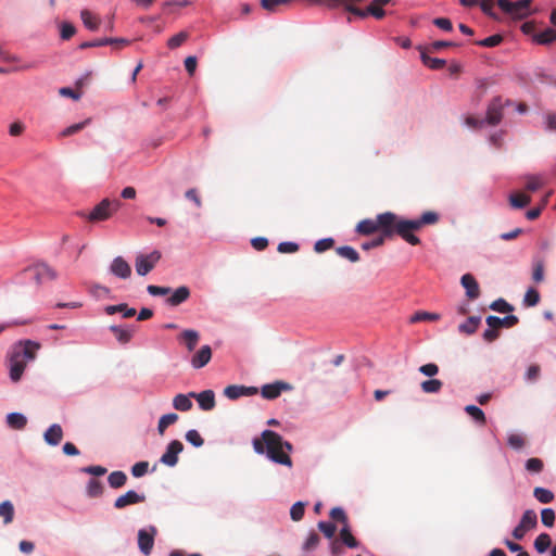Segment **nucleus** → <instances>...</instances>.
Returning a JSON list of instances; mask_svg holds the SVG:
<instances>
[{
    "label": "nucleus",
    "instance_id": "f257e3e1",
    "mask_svg": "<svg viewBox=\"0 0 556 556\" xmlns=\"http://www.w3.org/2000/svg\"><path fill=\"white\" fill-rule=\"evenodd\" d=\"M439 222V214L432 211L422 213L419 218L405 219L392 212L378 214L376 219H363L356 226V231L369 236L380 231L384 237L392 238L400 236L410 245H418L420 239L414 233L428 225H435Z\"/></svg>",
    "mask_w": 556,
    "mask_h": 556
},
{
    "label": "nucleus",
    "instance_id": "f03ea898",
    "mask_svg": "<svg viewBox=\"0 0 556 556\" xmlns=\"http://www.w3.org/2000/svg\"><path fill=\"white\" fill-rule=\"evenodd\" d=\"M253 448L257 454L266 453L276 464L292 467V459L288 454L293 450L292 444L273 430H264L261 439H253Z\"/></svg>",
    "mask_w": 556,
    "mask_h": 556
},
{
    "label": "nucleus",
    "instance_id": "7ed1b4c3",
    "mask_svg": "<svg viewBox=\"0 0 556 556\" xmlns=\"http://www.w3.org/2000/svg\"><path fill=\"white\" fill-rule=\"evenodd\" d=\"M39 349L40 344L31 340L21 341L13 348L9 357L10 379L13 382L21 380L27 363L36 358Z\"/></svg>",
    "mask_w": 556,
    "mask_h": 556
},
{
    "label": "nucleus",
    "instance_id": "20e7f679",
    "mask_svg": "<svg viewBox=\"0 0 556 556\" xmlns=\"http://www.w3.org/2000/svg\"><path fill=\"white\" fill-rule=\"evenodd\" d=\"M121 206L122 202L117 199H103L90 211L86 218L91 223L108 220Z\"/></svg>",
    "mask_w": 556,
    "mask_h": 556
},
{
    "label": "nucleus",
    "instance_id": "39448f33",
    "mask_svg": "<svg viewBox=\"0 0 556 556\" xmlns=\"http://www.w3.org/2000/svg\"><path fill=\"white\" fill-rule=\"evenodd\" d=\"M532 0H497L500 9L515 20H523L531 15Z\"/></svg>",
    "mask_w": 556,
    "mask_h": 556
},
{
    "label": "nucleus",
    "instance_id": "423d86ee",
    "mask_svg": "<svg viewBox=\"0 0 556 556\" xmlns=\"http://www.w3.org/2000/svg\"><path fill=\"white\" fill-rule=\"evenodd\" d=\"M161 252L153 251L149 254H139L136 257L135 266L139 276L148 275L161 260Z\"/></svg>",
    "mask_w": 556,
    "mask_h": 556
},
{
    "label": "nucleus",
    "instance_id": "0eeeda50",
    "mask_svg": "<svg viewBox=\"0 0 556 556\" xmlns=\"http://www.w3.org/2000/svg\"><path fill=\"white\" fill-rule=\"evenodd\" d=\"M156 534L157 529L154 526L138 531V547L143 555L149 556L151 554Z\"/></svg>",
    "mask_w": 556,
    "mask_h": 556
},
{
    "label": "nucleus",
    "instance_id": "6e6552de",
    "mask_svg": "<svg viewBox=\"0 0 556 556\" xmlns=\"http://www.w3.org/2000/svg\"><path fill=\"white\" fill-rule=\"evenodd\" d=\"M25 273H31L35 282L40 286L48 280H54L56 278V271L46 263H38L27 267Z\"/></svg>",
    "mask_w": 556,
    "mask_h": 556
},
{
    "label": "nucleus",
    "instance_id": "1a4fd4ad",
    "mask_svg": "<svg viewBox=\"0 0 556 556\" xmlns=\"http://www.w3.org/2000/svg\"><path fill=\"white\" fill-rule=\"evenodd\" d=\"M504 102L501 97L493 98L486 109L485 123L491 126H496L503 118Z\"/></svg>",
    "mask_w": 556,
    "mask_h": 556
},
{
    "label": "nucleus",
    "instance_id": "9d476101",
    "mask_svg": "<svg viewBox=\"0 0 556 556\" xmlns=\"http://www.w3.org/2000/svg\"><path fill=\"white\" fill-rule=\"evenodd\" d=\"M184 444L178 441H172L167 447L165 453L161 456L160 462L168 467H174L178 463V455L182 452Z\"/></svg>",
    "mask_w": 556,
    "mask_h": 556
},
{
    "label": "nucleus",
    "instance_id": "9b49d317",
    "mask_svg": "<svg viewBox=\"0 0 556 556\" xmlns=\"http://www.w3.org/2000/svg\"><path fill=\"white\" fill-rule=\"evenodd\" d=\"M146 502V495L143 493H138L134 490L127 491L125 494L119 495L115 502L114 507L116 509H123L129 505L140 504Z\"/></svg>",
    "mask_w": 556,
    "mask_h": 556
},
{
    "label": "nucleus",
    "instance_id": "f8f14e48",
    "mask_svg": "<svg viewBox=\"0 0 556 556\" xmlns=\"http://www.w3.org/2000/svg\"><path fill=\"white\" fill-rule=\"evenodd\" d=\"M258 392L255 387L231 384L224 389V395L229 400H237L241 396H251Z\"/></svg>",
    "mask_w": 556,
    "mask_h": 556
},
{
    "label": "nucleus",
    "instance_id": "ddd939ff",
    "mask_svg": "<svg viewBox=\"0 0 556 556\" xmlns=\"http://www.w3.org/2000/svg\"><path fill=\"white\" fill-rule=\"evenodd\" d=\"M110 271L121 279H127L131 276V267L122 256H116L112 261Z\"/></svg>",
    "mask_w": 556,
    "mask_h": 556
},
{
    "label": "nucleus",
    "instance_id": "4468645a",
    "mask_svg": "<svg viewBox=\"0 0 556 556\" xmlns=\"http://www.w3.org/2000/svg\"><path fill=\"white\" fill-rule=\"evenodd\" d=\"M212 358V349L210 345H202L199 351H197L191 359V366L195 369H200L207 365Z\"/></svg>",
    "mask_w": 556,
    "mask_h": 556
},
{
    "label": "nucleus",
    "instance_id": "2eb2a0df",
    "mask_svg": "<svg viewBox=\"0 0 556 556\" xmlns=\"http://www.w3.org/2000/svg\"><path fill=\"white\" fill-rule=\"evenodd\" d=\"M189 395L198 401L200 408L203 410H212L215 407V394L212 390L200 393L191 392Z\"/></svg>",
    "mask_w": 556,
    "mask_h": 556
},
{
    "label": "nucleus",
    "instance_id": "dca6fc26",
    "mask_svg": "<svg viewBox=\"0 0 556 556\" xmlns=\"http://www.w3.org/2000/svg\"><path fill=\"white\" fill-rule=\"evenodd\" d=\"M485 321L490 328H497V329H500L502 327L511 328L519 323V318L516 315H508L504 318H500L497 316L490 315L486 317Z\"/></svg>",
    "mask_w": 556,
    "mask_h": 556
},
{
    "label": "nucleus",
    "instance_id": "f3484780",
    "mask_svg": "<svg viewBox=\"0 0 556 556\" xmlns=\"http://www.w3.org/2000/svg\"><path fill=\"white\" fill-rule=\"evenodd\" d=\"M462 286L466 290V295L470 300H476L480 295V288L476 278L471 274H465L460 279Z\"/></svg>",
    "mask_w": 556,
    "mask_h": 556
},
{
    "label": "nucleus",
    "instance_id": "a211bd4d",
    "mask_svg": "<svg viewBox=\"0 0 556 556\" xmlns=\"http://www.w3.org/2000/svg\"><path fill=\"white\" fill-rule=\"evenodd\" d=\"M43 439L49 445H59L63 439L62 427L59 424L51 425L43 433Z\"/></svg>",
    "mask_w": 556,
    "mask_h": 556
},
{
    "label": "nucleus",
    "instance_id": "6ab92c4d",
    "mask_svg": "<svg viewBox=\"0 0 556 556\" xmlns=\"http://www.w3.org/2000/svg\"><path fill=\"white\" fill-rule=\"evenodd\" d=\"M289 389V386L283 382H275L265 384L262 387L261 393L264 399L274 400L277 399L282 390Z\"/></svg>",
    "mask_w": 556,
    "mask_h": 556
},
{
    "label": "nucleus",
    "instance_id": "aec40b11",
    "mask_svg": "<svg viewBox=\"0 0 556 556\" xmlns=\"http://www.w3.org/2000/svg\"><path fill=\"white\" fill-rule=\"evenodd\" d=\"M190 298V289L186 286L177 288L172 295L166 300L170 306H178Z\"/></svg>",
    "mask_w": 556,
    "mask_h": 556
},
{
    "label": "nucleus",
    "instance_id": "412c9836",
    "mask_svg": "<svg viewBox=\"0 0 556 556\" xmlns=\"http://www.w3.org/2000/svg\"><path fill=\"white\" fill-rule=\"evenodd\" d=\"M178 339L186 344L188 352H192L199 342L200 334L197 330L187 329L179 334Z\"/></svg>",
    "mask_w": 556,
    "mask_h": 556
},
{
    "label": "nucleus",
    "instance_id": "4be33fe9",
    "mask_svg": "<svg viewBox=\"0 0 556 556\" xmlns=\"http://www.w3.org/2000/svg\"><path fill=\"white\" fill-rule=\"evenodd\" d=\"M104 312L108 315H113L115 313H122L124 318H130L136 315V309L129 307L126 303H121L117 305H108L104 308Z\"/></svg>",
    "mask_w": 556,
    "mask_h": 556
},
{
    "label": "nucleus",
    "instance_id": "5701e85b",
    "mask_svg": "<svg viewBox=\"0 0 556 556\" xmlns=\"http://www.w3.org/2000/svg\"><path fill=\"white\" fill-rule=\"evenodd\" d=\"M7 424L11 429L22 430L27 425V418L21 413H10L7 415Z\"/></svg>",
    "mask_w": 556,
    "mask_h": 556
},
{
    "label": "nucleus",
    "instance_id": "b1692460",
    "mask_svg": "<svg viewBox=\"0 0 556 556\" xmlns=\"http://www.w3.org/2000/svg\"><path fill=\"white\" fill-rule=\"evenodd\" d=\"M110 330L114 333L116 340L122 344H127L131 340L134 333V330L122 328L119 326H111Z\"/></svg>",
    "mask_w": 556,
    "mask_h": 556
},
{
    "label": "nucleus",
    "instance_id": "393cba45",
    "mask_svg": "<svg viewBox=\"0 0 556 556\" xmlns=\"http://www.w3.org/2000/svg\"><path fill=\"white\" fill-rule=\"evenodd\" d=\"M80 17L84 23V25L94 31L99 28L100 21L99 18L89 10L85 9L80 12Z\"/></svg>",
    "mask_w": 556,
    "mask_h": 556
},
{
    "label": "nucleus",
    "instance_id": "a878e982",
    "mask_svg": "<svg viewBox=\"0 0 556 556\" xmlns=\"http://www.w3.org/2000/svg\"><path fill=\"white\" fill-rule=\"evenodd\" d=\"M481 318L479 316H470L464 324L458 326V330L462 333L472 334L477 331Z\"/></svg>",
    "mask_w": 556,
    "mask_h": 556
},
{
    "label": "nucleus",
    "instance_id": "bb28decb",
    "mask_svg": "<svg viewBox=\"0 0 556 556\" xmlns=\"http://www.w3.org/2000/svg\"><path fill=\"white\" fill-rule=\"evenodd\" d=\"M533 40L539 45H549L556 41V30L553 28H546L542 33L534 34Z\"/></svg>",
    "mask_w": 556,
    "mask_h": 556
},
{
    "label": "nucleus",
    "instance_id": "cd10ccee",
    "mask_svg": "<svg viewBox=\"0 0 556 556\" xmlns=\"http://www.w3.org/2000/svg\"><path fill=\"white\" fill-rule=\"evenodd\" d=\"M108 482L112 489H119L127 482V476L124 471L116 470L109 475Z\"/></svg>",
    "mask_w": 556,
    "mask_h": 556
},
{
    "label": "nucleus",
    "instance_id": "c85d7f7f",
    "mask_svg": "<svg viewBox=\"0 0 556 556\" xmlns=\"http://www.w3.org/2000/svg\"><path fill=\"white\" fill-rule=\"evenodd\" d=\"M519 525L527 531L536 527L538 516L534 510L528 509L523 513Z\"/></svg>",
    "mask_w": 556,
    "mask_h": 556
},
{
    "label": "nucleus",
    "instance_id": "c756f323",
    "mask_svg": "<svg viewBox=\"0 0 556 556\" xmlns=\"http://www.w3.org/2000/svg\"><path fill=\"white\" fill-rule=\"evenodd\" d=\"M173 406L175 407V409L180 410V412L190 410L192 408V402L190 400V395L177 394L173 399Z\"/></svg>",
    "mask_w": 556,
    "mask_h": 556
},
{
    "label": "nucleus",
    "instance_id": "7c9ffc66",
    "mask_svg": "<svg viewBox=\"0 0 556 556\" xmlns=\"http://www.w3.org/2000/svg\"><path fill=\"white\" fill-rule=\"evenodd\" d=\"M0 517L3 518L4 525H9L14 518V506L10 501H4L0 504Z\"/></svg>",
    "mask_w": 556,
    "mask_h": 556
},
{
    "label": "nucleus",
    "instance_id": "2f4dec72",
    "mask_svg": "<svg viewBox=\"0 0 556 556\" xmlns=\"http://www.w3.org/2000/svg\"><path fill=\"white\" fill-rule=\"evenodd\" d=\"M531 202V197L523 193H511L509 195V203L515 208H523Z\"/></svg>",
    "mask_w": 556,
    "mask_h": 556
},
{
    "label": "nucleus",
    "instance_id": "473e14b6",
    "mask_svg": "<svg viewBox=\"0 0 556 556\" xmlns=\"http://www.w3.org/2000/svg\"><path fill=\"white\" fill-rule=\"evenodd\" d=\"M440 319V315L437 313H429L419 311L410 316L409 321L412 324L420 323V321H437Z\"/></svg>",
    "mask_w": 556,
    "mask_h": 556
},
{
    "label": "nucleus",
    "instance_id": "72a5a7b5",
    "mask_svg": "<svg viewBox=\"0 0 556 556\" xmlns=\"http://www.w3.org/2000/svg\"><path fill=\"white\" fill-rule=\"evenodd\" d=\"M545 184L544 178L541 175H528L526 176V189L534 192L543 187Z\"/></svg>",
    "mask_w": 556,
    "mask_h": 556
},
{
    "label": "nucleus",
    "instance_id": "f704fd0d",
    "mask_svg": "<svg viewBox=\"0 0 556 556\" xmlns=\"http://www.w3.org/2000/svg\"><path fill=\"white\" fill-rule=\"evenodd\" d=\"M336 252L338 253V255H340L341 257L348 258L352 263H356L359 261L358 252L352 247H349V245L339 247V248H337Z\"/></svg>",
    "mask_w": 556,
    "mask_h": 556
},
{
    "label": "nucleus",
    "instance_id": "c9c22d12",
    "mask_svg": "<svg viewBox=\"0 0 556 556\" xmlns=\"http://www.w3.org/2000/svg\"><path fill=\"white\" fill-rule=\"evenodd\" d=\"M178 420V415L175 413L163 415L157 424V431L163 434L167 427L175 424Z\"/></svg>",
    "mask_w": 556,
    "mask_h": 556
},
{
    "label": "nucleus",
    "instance_id": "e433bc0d",
    "mask_svg": "<svg viewBox=\"0 0 556 556\" xmlns=\"http://www.w3.org/2000/svg\"><path fill=\"white\" fill-rule=\"evenodd\" d=\"M552 544V539L547 533H541L536 536L534 540V547L538 551V553L542 554L547 551V548Z\"/></svg>",
    "mask_w": 556,
    "mask_h": 556
},
{
    "label": "nucleus",
    "instance_id": "4c0bfd02",
    "mask_svg": "<svg viewBox=\"0 0 556 556\" xmlns=\"http://www.w3.org/2000/svg\"><path fill=\"white\" fill-rule=\"evenodd\" d=\"M340 539L346 546L351 548H355L358 545V542L351 533L349 525L343 526V528L341 529Z\"/></svg>",
    "mask_w": 556,
    "mask_h": 556
},
{
    "label": "nucleus",
    "instance_id": "58836bf2",
    "mask_svg": "<svg viewBox=\"0 0 556 556\" xmlns=\"http://www.w3.org/2000/svg\"><path fill=\"white\" fill-rule=\"evenodd\" d=\"M533 495L540 503L543 504L551 503L554 500V493L541 486L534 488Z\"/></svg>",
    "mask_w": 556,
    "mask_h": 556
},
{
    "label": "nucleus",
    "instance_id": "ea45409f",
    "mask_svg": "<svg viewBox=\"0 0 556 556\" xmlns=\"http://www.w3.org/2000/svg\"><path fill=\"white\" fill-rule=\"evenodd\" d=\"M465 412L480 425H485L486 419L483 410L476 405H467Z\"/></svg>",
    "mask_w": 556,
    "mask_h": 556
},
{
    "label": "nucleus",
    "instance_id": "a19ab883",
    "mask_svg": "<svg viewBox=\"0 0 556 556\" xmlns=\"http://www.w3.org/2000/svg\"><path fill=\"white\" fill-rule=\"evenodd\" d=\"M86 489H87V494L89 497H98L103 492L102 483L94 478L89 480Z\"/></svg>",
    "mask_w": 556,
    "mask_h": 556
},
{
    "label": "nucleus",
    "instance_id": "79ce46f5",
    "mask_svg": "<svg viewBox=\"0 0 556 556\" xmlns=\"http://www.w3.org/2000/svg\"><path fill=\"white\" fill-rule=\"evenodd\" d=\"M442 386L443 383L439 379L426 380L420 384L421 390L425 393H438L441 390Z\"/></svg>",
    "mask_w": 556,
    "mask_h": 556
},
{
    "label": "nucleus",
    "instance_id": "37998d69",
    "mask_svg": "<svg viewBox=\"0 0 556 556\" xmlns=\"http://www.w3.org/2000/svg\"><path fill=\"white\" fill-rule=\"evenodd\" d=\"M421 60L424 64L430 67L431 70H441L445 66V60L431 58L427 55L425 52L421 53Z\"/></svg>",
    "mask_w": 556,
    "mask_h": 556
},
{
    "label": "nucleus",
    "instance_id": "c03bdc74",
    "mask_svg": "<svg viewBox=\"0 0 556 556\" xmlns=\"http://www.w3.org/2000/svg\"><path fill=\"white\" fill-rule=\"evenodd\" d=\"M540 302V293L534 288H530L527 290L525 298H523V304L525 306L532 307L538 305Z\"/></svg>",
    "mask_w": 556,
    "mask_h": 556
},
{
    "label": "nucleus",
    "instance_id": "a18cd8bd",
    "mask_svg": "<svg viewBox=\"0 0 556 556\" xmlns=\"http://www.w3.org/2000/svg\"><path fill=\"white\" fill-rule=\"evenodd\" d=\"M91 122V118H87L80 123H77V124H73L68 127H66L62 132H61V136L62 137H70L72 135H75L76 132L83 130L87 125H89Z\"/></svg>",
    "mask_w": 556,
    "mask_h": 556
},
{
    "label": "nucleus",
    "instance_id": "49530a36",
    "mask_svg": "<svg viewBox=\"0 0 556 556\" xmlns=\"http://www.w3.org/2000/svg\"><path fill=\"white\" fill-rule=\"evenodd\" d=\"M525 467L529 472L540 473L544 468V463L540 458L532 457L526 462Z\"/></svg>",
    "mask_w": 556,
    "mask_h": 556
},
{
    "label": "nucleus",
    "instance_id": "de8ad7c7",
    "mask_svg": "<svg viewBox=\"0 0 556 556\" xmlns=\"http://www.w3.org/2000/svg\"><path fill=\"white\" fill-rule=\"evenodd\" d=\"M188 38L189 34L187 31H180L168 39L167 47L169 49H176L180 47Z\"/></svg>",
    "mask_w": 556,
    "mask_h": 556
},
{
    "label": "nucleus",
    "instance_id": "09e8293b",
    "mask_svg": "<svg viewBox=\"0 0 556 556\" xmlns=\"http://www.w3.org/2000/svg\"><path fill=\"white\" fill-rule=\"evenodd\" d=\"M532 279L536 283L542 282L544 280V262L542 260L534 261Z\"/></svg>",
    "mask_w": 556,
    "mask_h": 556
},
{
    "label": "nucleus",
    "instance_id": "8fccbe9b",
    "mask_svg": "<svg viewBox=\"0 0 556 556\" xmlns=\"http://www.w3.org/2000/svg\"><path fill=\"white\" fill-rule=\"evenodd\" d=\"M490 308L500 313H510L514 311L513 305L507 303L504 299H497L493 301Z\"/></svg>",
    "mask_w": 556,
    "mask_h": 556
},
{
    "label": "nucleus",
    "instance_id": "3c124183",
    "mask_svg": "<svg viewBox=\"0 0 556 556\" xmlns=\"http://www.w3.org/2000/svg\"><path fill=\"white\" fill-rule=\"evenodd\" d=\"M502 41H503V36L496 34V35H492L485 39L476 41V45H478L480 47L492 48V47L498 46Z\"/></svg>",
    "mask_w": 556,
    "mask_h": 556
},
{
    "label": "nucleus",
    "instance_id": "603ef678",
    "mask_svg": "<svg viewBox=\"0 0 556 556\" xmlns=\"http://www.w3.org/2000/svg\"><path fill=\"white\" fill-rule=\"evenodd\" d=\"M186 440L195 447H200L204 444V440L197 430H189L186 433Z\"/></svg>",
    "mask_w": 556,
    "mask_h": 556
},
{
    "label": "nucleus",
    "instance_id": "864d4df0",
    "mask_svg": "<svg viewBox=\"0 0 556 556\" xmlns=\"http://www.w3.org/2000/svg\"><path fill=\"white\" fill-rule=\"evenodd\" d=\"M305 511V506L302 502H296L292 505L290 509V516L292 520L299 521L303 518Z\"/></svg>",
    "mask_w": 556,
    "mask_h": 556
},
{
    "label": "nucleus",
    "instance_id": "5fc2aeb1",
    "mask_svg": "<svg viewBox=\"0 0 556 556\" xmlns=\"http://www.w3.org/2000/svg\"><path fill=\"white\" fill-rule=\"evenodd\" d=\"M541 521L545 527H553L555 522V511L552 508H544L541 511Z\"/></svg>",
    "mask_w": 556,
    "mask_h": 556
},
{
    "label": "nucleus",
    "instance_id": "6e6d98bb",
    "mask_svg": "<svg viewBox=\"0 0 556 556\" xmlns=\"http://www.w3.org/2000/svg\"><path fill=\"white\" fill-rule=\"evenodd\" d=\"M333 244H334V240L332 238L320 239L315 243L314 250L317 253H323V252L331 249L333 247Z\"/></svg>",
    "mask_w": 556,
    "mask_h": 556
},
{
    "label": "nucleus",
    "instance_id": "4d7b16f0",
    "mask_svg": "<svg viewBox=\"0 0 556 556\" xmlns=\"http://www.w3.org/2000/svg\"><path fill=\"white\" fill-rule=\"evenodd\" d=\"M318 528L328 539H331L337 531V527L332 522L327 521H320Z\"/></svg>",
    "mask_w": 556,
    "mask_h": 556
},
{
    "label": "nucleus",
    "instance_id": "13d9d810",
    "mask_svg": "<svg viewBox=\"0 0 556 556\" xmlns=\"http://www.w3.org/2000/svg\"><path fill=\"white\" fill-rule=\"evenodd\" d=\"M149 463L148 462H138L131 467V473L136 478H140L148 472Z\"/></svg>",
    "mask_w": 556,
    "mask_h": 556
},
{
    "label": "nucleus",
    "instance_id": "bf43d9fd",
    "mask_svg": "<svg viewBox=\"0 0 556 556\" xmlns=\"http://www.w3.org/2000/svg\"><path fill=\"white\" fill-rule=\"evenodd\" d=\"M508 444L515 450H520L526 445V439L520 434L513 433L508 437Z\"/></svg>",
    "mask_w": 556,
    "mask_h": 556
},
{
    "label": "nucleus",
    "instance_id": "052dcab7",
    "mask_svg": "<svg viewBox=\"0 0 556 556\" xmlns=\"http://www.w3.org/2000/svg\"><path fill=\"white\" fill-rule=\"evenodd\" d=\"M330 517L339 522H342L343 526L348 525V517L345 511L341 507H334L330 510Z\"/></svg>",
    "mask_w": 556,
    "mask_h": 556
},
{
    "label": "nucleus",
    "instance_id": "680f3d73",
    "mask_svg": "<svg viewBox=\"0 0 556 556\" xmlns=\"http://www.w3.org/2000/svg\"><path fill=\"white\" fill-rule=\"evenodd\" d=\"M541 374V367L536 364L530 365L527 372H526V379L528 381L534 382L539 379Z\"/></svg>",
    "mask_w": 556,
    "mask_h": 556
},
{
    "label": "nucleus",
    "instance_id": "e2e57ef3",
    "mask_svg": "<svg viewBox=\"0 0 556 556\" xmlns=\"http://www.w3.org/2000/svg\"><path fill=\"white\" fill-rule=\"evenodd\" d=\"M280 253H295L299 251V244L294 242H280L277 248Z\"/></svg>",
    "mask_w": 556,
    "mask_h": 556
},
{
    "label": "nucleus",
    "instance_id": "0e129e2a",
    "mask_svg": "<svg viewBox=\"0 0 556 556\" xmlns=\"http://www.w3.org/2000/svg\"><path fill=\"white\" fill-rule=\"evenodd\" d=\"M147 291L151 295H154V296L167 295V294L170 293V288L169 287H161V286L150 285V286L147 287Z\"/></svg>",
    "mask_w": 556,
    "mask_h": 556
},
{
    "label": "nucleus",
    "instance_id": "69168bd1",
    "mask_svg": "<svg viewBox=\"0 0 556 556\" xmlns=\"http://www.w3.org/2000/svg\"><path fill=\"white\" fill-rule=\"evenodd\" d=\"M367 12H368V14L372 15L377 20H381L386 15V12L382 9V7L374 3L372 1L367 7Z\"/></svg>",
    "mask_w": 556,
    "mask_h": 556
},
{
    "label": "nucleus",
    "instance_id": "338daca9",
    "mask_svg": "<svg viewBox=\"0 0 556 556\" xmlns=\"http://www.w3.org/2000/svg\"><path fill=\"white\" fill-rule=\"evenodd\" d=\"M76 33V28L74 27V25L70 24V23H63L62 26H61V38L63 40H68L71 39Z\"/></svg>",
    "mask_w": 556,
    "mask_h": 556
},
{
    "label": "nucleus",
    "instance_id": "774afa93",
    "mask_svg": "<svg viewBox=\"0 0 556 556\" xmlns=\"http://www.w3.org/2000/svg\"><path fill=\"white\" fill-rule=\"evenodd\" d=\"M419 371L425 376L433 377L439 372V367L433 363H429L420 366Z\"/></svg>",
    "mask_w": 556,
    "mask_h": 556
}]
</instances>
